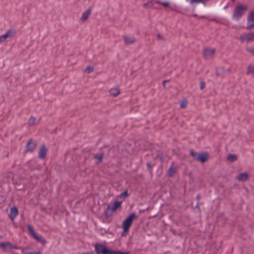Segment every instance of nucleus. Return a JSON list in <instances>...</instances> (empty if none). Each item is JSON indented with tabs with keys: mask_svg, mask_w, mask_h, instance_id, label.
<instances>
[{
	"mask_svg": "<svg viewBox=\"0 0 254 254\" xmlns=\"http://www.w3.org/2000/svg\"><path fill=\"white\" fill-rule=\"evenodd\" d=\"M248 10V5L242 3L237 4L233 10L232 18L239 20Z\"/></svg>",
	"mask_w": 254,
	"mask_h": 254,
	"instance_id": "1",
	"label": "nucleus"
},
{
	"mask_svg": "<svg viewBox=\"0 0 254 254\" xmlns=\"http://www.w3.org/2000/svg\"><path fill=\"white\" fill-rule=\"evenodd\" d=\"M136 218L135 213L130 214L123 222L122 227L123 230L122 236H125L128 233L129 229L131 226L133 220Z\"/></svg>",
	"mask_w": 254,
	"mask_h": 254,
	"instance_id": "2",
	"label": "nucleus"
},
{
	"mask_svg": "<svg viewBox=\"0 0 254 254\" xmlns=\"http://www.w3.org/2000/svg\"><path fill=\"white\" fill-rule=\"evenodd\" d=\"M27 229L29 232V233L31 234V235L38 242L41 243L43 245H45L46 243V241L43 239L41 236H39L34 230L32 227L28 225L27 226Z\"/></svg>",
	"mask_w": 254,
	"mask_h": 254,
	"instance_id": "3",
	"label": "nucleus"
},
{
	"mask_svg": "<svg viewBox=\"0 0 254 254\" xmlns=\"http://www.w3.org/2000/svg\"><path fill=\"white\" fill-rule=\"evenodd\" d=\"M122 202L121 201H115L113 203H111L108 206L106 211V214H108L109 212H114L121 206Z\"/></svg>",
	"mask_w": 254,
	"mask_h": 254,
	"instance_id": "4",
	"label": "nucleus"
},
{
	"mask_svg": "<svg viewBox=\"0 0 254 254\" xmlns=\"http://www.w3.org/2000/svg\"><path fill=\"white\" fill-rule=\"evenodd\" d=\"M242 42H251L254 41V32L242 35L240 37Z\"/></svg>",
	"mask_w": 254,
	"mask_h": 254,
	"instance_id": "5",
	"label": "nucleus"
},
{
	"mask_svg": "<svg viewBox=\"0 0 254 254\" xmlns=\"http://www.w3.org/2000/svg\"><path fill=\"white\" fill-rule=\"evenodd\" d=\"M95 249L97 254H109V252H111L105 246L99 244L95 245Z\"/></svg>",
	"mask_w": 254,
	"mask_h": 254,
	"instance_id": "6",
	"label": "nucleus"
},
{
	"mask_svg": "<svg viewBox=\"0 0 254 254\" xmlns=\"http://www.w3.org/2000/svg\"><path fill=\"white\" fill-rule=\"evenodd\" d=\"M215 53V49L213 48H206L203 50V56L206 59H212Z\"/></svg>",
	"mask_w": 254,
	"mask_h": 254,
	"instance_id": "7",
	"label": "nucleus"
},
{
	"mask_svg": "<svg viewBox=\"0 0 254 254\" xmlns=\"http://www.w3.org/2000/svg\"><path fill=\"white\" fill-rule=\"evenodd\" d=\"M13 34L14 33L13 31L9 30L6 31V32L4 34L0 36V45L2 43L4 42L7 38L12 37Z\"/></svg>",
	"mask_w": 254,
	"mask_h": 254,
	"instance_id": "8",
	"label": "nucleus"
},
{
	"mask_svg": "<svg viewBox=\"0 0 254 254\" xmlns=\"http://www.w3.org/2000/svg\"><path fill=\"white\" fill-rule=\"evenodd\" d=\"M209 158V155L207 153L199 154L196 158V160L200 161L201 163H204L207 161Z\"/></svg>",
	"mask_w": 254,
	"mask_h": 254,
	"instance_id": "9",
	"label": "nucleus"
},
{
	"mask_svg": "<svg viewBox=\"0 0 254 254\" xmlns=\"http://www.w3.org/2000/svg\"><path fill=\"white\" fill-rule=\"evenodd\" d=\"M35 148L36 144L34 143H33L31 140H29L27 144L26 151L27 152H32Z\"/></svg>",
	"mask_w": 254,
	"mask_h": 254,
	"instance_id": "10",
	"label": "nucleus"
},
{
	"mask_svg": "<svg viewBox=\"0 0 254 254\" xmlns=\"http://www.w3.org/2000/svg\"><path fill=\"white\" fill-rule=\"evenodd\" d=\"M248 174L247 173H244L237 176L236 179L240 181L245 182L248 180Z\"/></svg>",
	"mask_w": 254,
	"mask_h": 254,
	"instance_id": "11",
	"label": "nucleus"
},
{
	"mask_svg": "<svg viewBox=\"0 0 254 254\" xmlns=\"http://www.w3.org/2000/svg\"><path fill=\"white\" fill-rule=\"evenodd\" d=\"M47 153V149L45 146H42L39 152V157L41 159H44Z\"/></svg>",
	"mask_w": 254,
	"mask_h": 254,
	"instance_id": "12",
	"label": "nucleus"
},
{
	"mask_svg": "<svg viewBox=\"0 0 254 254\" xmlns=\"http://www.w3.org/2000/svg\"><path fill=\"white\" fill-rule=\"evenodd\" d=\"M18 215V210L15 207H13L10 209V212L9 217L11 220H13Z\"/></svg>",
	"mask_w": 254,
	"mask_h": 254,
	"instance_id": "13",
	"label": "nucleus"
},
{
	"mask_svg": "<svg viewBox=\"0 0 254 254\" xmlns=\"http://www.w3.org/2000/svg\"><path fill=\"white\" fill-rule=\"evenodd\" d=\"M124 40L126 44L129 45L133 44L135 42V40L133 37L125 36L124 37Z\"/></svg>",
	"mask_w": 254,
	"mask_h": 254,
	"instance_id": "14",
	"label": "nucleus"
},
{
	"mask_svg": "<svg viewBox=\"0 0 254 254\" xmlns=\"http://www.w3.org/2000/svg\"><path fill=\"white\" fill-rule=\"evenodd\" d=\"M120 93V90L118 88H112L110 90V94L113 97H117Z\"/></svg>",
	"mask_w": 254,
	"mask_h": 254,
	"instance_id": "15",
	"label": "nucleus"
},
{
	"mask_svg": "<svg viewBox=\"0 0 254 254\" xmlns=\"http://www.w3.org/2000/svg\"><path fill=\"white\" fill-rule=\"evenodd\" d=\"M91 11L90 10H87L86 11L84 12L80 18V20L82 21H84L88 19L89 15H90Z\"/></svg>",
	"mask_w": 254,
	"mask_h": 254,
	"instance_id": "16",
	"label": "nucleus"
},
{
	"mask_svg": "<svg viewBox=\"0 0 254 254\" xmlns=\"http://www.w3.org/2000/svg\"><path fill=\"white\" fill-rule=\"evenodd\" d=\"M0 247L3 248L4 250L10 249L12 248L11 244L9 242L0 244Z\"/></svg>",
	"mask_w": 254,
	"mask_h": 254,
	"instance_id": "17",
	"label": "nucleus"
},
{
	"mask_svg": "<svg viewBox=\"0 0 254 254\" xmlns=\"http://www.w3.org/2000/svg\"><path fill=\"white\" fill-rule=\"evenodd\" d=\"M227 159L230 162H233L237 159V156L235 154H229L227 156Z\"/></svg>",
	"mask_w": 254,
	"mask_h": 254,
	"instance_id": "18",
	"label": "nucleus"
},
{
	"mask_svg": "<svg viewBox=\"0 0 254 254\" xmlns=\"http://www.w3.org/2000/svg\"><path fill=\"white\" fill-rule=\"evenodd\" d=\"M247 73L248 74L254 75V65H249L247 69Z\"/></svg>",
	"mask_w": 254,
	"mask_h": 254,
	"instance_id": "19",
	"label": "nucleus"
},
{
	"mask_svg": "<svg viewBox=\"0 0 254 254\" xmlns=\"http://www.w3.org/2000/svg\"><path fill=\"white\" fill-rule=\"evenodd\" d=\"M248 19L249 23H251L252 21H254V11L250 12Z\"/></svg>",
	"mask_w": 254,
	"mask_h": 254,
	"instance_id": "20",
	"label": "nucleus"
},
{
	"mask_svg": "<svg viewBox=\"0 0 254 254\" xmlns=\"http://www.w3.org/2000/svg\"><path fill=\"white\" fill-rule=\"evenodd\" d=\"M176 172V169L174 167H171L169 169L168 176L170 177L172 176Z\"/></svg>",
	"mask_w": 254,
	"mask_h": 254,
	"instance_id": "21",
	"label": "nucleus"
},
{
	"mask_svg": "<svg viewBox=\"0 0 254 254\" xmlns=\"http://www.w3.org/2000/svg\"><path fill=\"white\" fill-rule=\"evenodd\" d=\"M109 254H129L128 252H122L119 251H111Z\"/></svg>",
	"mask_w": 254,
	"mask_h": 254,
	"instance_id": "22",
	"label": "nucleus"
},
{
	"mask_svg": "<svg viewBox=\"0 0 254 254\" xmlns=\"http://www.w3.org/2000/svg\"><path fill=\"white\" fill-rule=\"evenodd\" d=\"M35 121H36V118L35 117H31L28 121L29 125L32 126V125H34Z\"/></svg>",
	"mask_w": 254,
	"mask_h": 254,
	"instance_id": "23",
	"label": "nucleus"
},
{
	"mask_svg": "<svg viewBox=\"0 0 254 254\" xmlns=\"http://www.w3.org/2000/svg\"><path fill=\"white\" fill-rule=\"evenodd\" d=\"M94 70V68L91 66H88L85 69V72L87 73H91Z\"/></svg>",
	"mask_w": 254,
	"mask_h": 254,
	"instance_id": "24",
	"label": "nucleus"
},
{
	"mask_svg": "<svg viewBox=\"0 0 254 254\" xmlns=\"http://www.w3.org/2000/svg\"><path fill=\"white\" fill-rule=\"evenodd\" d=\"M254 27V21H252L251 23H249L248 21V28H252Z\"/></svg>",
	"mask_w": 254,
	"mask_h": 254,
	"instance_id": "25",
	"label": "nucleus"
},
{
	"mask_svg": "<svg viewBox=\"0 0 254 254\" xmlns=\"http://www.w3.org/2000/svg\"><path fill=\"white\" fill-rule=\"evenodd\" d=\"M127 195V191L126 190V191H125L124 192H123L121 194L120 197H125Z\"/></svg>",
	"mask_w": 254,
	"mask_h": 254,
	"instance_id": "26",
	"label": "nucleus"
},
{
	"mask_svg": "<svg viewBox=\"0 0 254 254\" xmlns=\"http://www.w3.org/2000/svg\"><path fill=\"white\" fill-rule=\"evenodd\" d=\"M190 154L196 160V158L197 157L198 154L194 152L193 151H190Z\"/></svg>",
	"mask_w": 254,
	"mask_h": 254,
	"instance_id": "27",
	"label": "nucleus"
},
{
	"mask_svg": "<svg viewBox=\"0 0 254 254\" xmlns=\"http://www.w3.org/2000/svg\"><path fill=\"white\" fill-rule=\"evenodd\" d=\"M205 86V83L203 82H201L200 83V89L201 90H203Z\"/></svg>",
	"mask_w": 254,
	"mask_h": 254,
	"instance_id": "28",
	"label": "nucleus"
},
{
	"mask_svg": "<svg viewBox=\"0 0 254 254\" xmlns=\"http://www.w3.org/2000/svg\"><path fill=\"white\" fill-rule=\"evenodd\" d=\"M186 106H187V104L186 103H184V102H182L180 104V107L182 108H185L186 107Z\"/></svg>",
	"mask_w": 254,
	"mask_h": 254,
	"instance_id": "29",
	"label": "nucleus"
},
{
	"mask_svg": "<svg viewBox=\"0 0 254 254\" xmlns=\"http://www.w3.org/2000/svg\"><path fill=\"white\" fill-rule=\"evenodd\" d=\"M102 158H103V156L102 155L96 157V159L98 160L99 162L101 161Z\"/></svg>",
	"mask_w": 254,
	"mask_h": 254,
	"instance_id": "30",
	"label": "nucleus"
},
{
	"mask_svg": "<svg viewBox=\"0 0 254 254\" xmlns=\"http://www.w3.org/2000/svg\"><path fill=\"white\" fill-rule=\"evenodd\" d=\"M247 51H249L250 53L253 52V49L252 48H248Z\"/></svg>",
	"mask_w": 254,
	"mask_h": 254,
	"instance_id": "31",
	"label": "nucleus"
},
{
	"mask_svg": "<svg viewBox=\"0 0 254 254\" xmlns=\"http://www.w3.org/2000/svg\"><path fill=\"white\" fill-rule=\"evenodd\" d=\"M162 36H161V35H158L157 36V39H162Z\"/></svg>",
	"mask_w": 254,
	"mask_h": 254,
	"instance_id": "32",
	"label": "nucleus"
},
{
	"mask_svg": "<svg viewBox=\"0 0 254 254\" xmlns=\"http://www.w3.org/2000/svg\"><path fill=\"white\" fill-rule=\"evenodd\" d=\"M147 165H148V167H150V164H149V163H148V164H147Z\"/></svg>",
	"mask_w": 254,
	"mask_h": 254,
	"instance_id": "33",
	"label": "nucleus"
},
{
	"mask_svg": "<svg viewBox=\"0 0 254 254\" xmlns=\"http://www.w3.org/2000/svg\"><path fill=\"white\" fill-rule=\"evenodd\" d=\"M147 165H148V167H150V164H149V163H148V164H147Z\"/></svg>",
	"mask_w": 254,
	"mask_h": 254,
	"instance_id": "34",
	"label": "nucleus"
},
{
	"mask_svg": "<svg viewBox=\"0 0 254 254\" xmlns=\"http://www.w3.org/2000/svg\"><path fill=\"white\" fill-rule=\"evenodd\" d=\"M233 1H235V0H233Z\"/></svg>",
	"mask_w": 254,
	"mask_h": 254,
	"instance_id": "35",
	"label": "nucleus"
}]
</instances>
